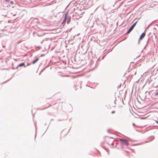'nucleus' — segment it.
<instances>
[{"mask_svg":"<svg viewBox=\"0 0 158 158\" xmlns=\"http://www.w3.org/2000/svg\"><path fill=\"white\" fill-rule=\"evenodd\" d=\"M119 140L123 144H124L127 146H128L129 144L128 141L127 140L120 139Z\"/></svg>","mask_w":158,"mask_h":158,"instance_id":"1","label":"nucleus"},{"mask_svg":"<svg viewBox=\"0 0 158 158\" xmlns=\"http://www.w3.org/2000/svg\"><path fill=\"white\" fill-rule=\"evenodd\" d=\"M137 23V21L134 24H133L131 26L130 28L127 33V34H129L130 32L132 30L133 28H134L135 25H136V23Z\"/></svg>","mask_w":158,"mask_h":158,"instance_id":"2","label":"nucleus"},{"mask_svg":"<svg viewBox=\"0 0 158 158\" xmlns=\"http://www.w3.org/2000/svg\"><path fill=\"white\" fill-rule=\"evenodd\" d=\"M67 16H68V14H66L64 16V18L63 19V20L62 22V24H63L66 21V20H67Z\"/></svg>","mask_w":158,"mask_h":158,"instance_id":"3","label":"nucleus"},{"mask_svg":"<svg viewBox=\"0 0 158 158\" xmlns=\"http://www.w3.org/2000/svg\"><path fill=\"white\" fill-rule=\"evenodd\" d=\"M145 33L144 32L140 36L139 39V40H142L143 39V38L145 36Z\"/></svg>","mask_w":158,"mask_h":158,"instance_id":"4","label":"nucleus"},{"mask_svg":"<svg viewBox=\"0 0 158 158\" xmlns=\"http://www.w3.org/2000/svg\"><path fill=\"white\" fill-rule=\"evenodd\" d=\"M22 66H24V67L25 68L26 67V66L25 65V63H22L21 64H19L18 65V67H21Z\"/></svg>","mask_w":158,"mask_h":158,"instance_id":"5","label":"nucleus"},{"mask_svg":"<svg viewBox=\"0 0 158 158\" xmlns=\"http://www.w3.org/2000/svg\"><path fill=\"white\" fill-rule=\"evenodd\" d=\"M39 60V58H37L35 60H33L32 63L33 64H35L38 60Z\"/></svg>","mask_w":158,"mask_h":158,"instance_id":"6","label":"nucleus"},{"mask_svg":"<svg viewBox=\"0 0 158 158\" xmlns=\"http://www.w3.org/2000/svg\"><path fill=\"white\" fill-rule=\"evenodd\" d=\"M158 95V92H156V93L155 94V95Z\"/></svg>","mask_w":158,"mask_h":158,"instance_id":"7","label":"nucleus"},{"mask_svg":"<svg viewBox=\"0 0 158 158\" xmlns=\"http://www.w3.org/2000/svg\"><path fill=\"white\" fill-rule=\"evenodd\" d=\"M10 3L11 4H13V1H11V2H10Z\"/></svg>","mask_w":158,"mask_h":158,"instance_id":"8","label":"nucleus"},{"mask_svg":"<svg viewBox=\"0 0 158 158\" xmlns=\"http://www.w3.org/2000/svg\"><path fill=\"white\" fill-rule=\"evenodd\" d=\"M115 113V111H113L112 112V113Z\"/></svg>","mask_w":158,"mask_h":158,"instance_id":"9","label":"nucleus"},{"mask_svg":"<svg viewBox=\"0 0 158 158\" xmlns=\"http://www.w3.org/2000/svg\"><path fill=\"white\" fill-rule=\"evenodd\" d=\"M30 65V64H28L27 65Z\"/></svg>","mask_w":158,"mask_h":158,"instance_id":"10","label":"nucleus"},{"mask_svg":"<svg viewBox=\"0 0 158 158\" xmlns=\"http://www.w3.org/2000/svg\"><path fill=\"white\" fill-rule=\"evenodd\" d=\"M30 1H31V0H30Z\"/></svg>","mask_w":158,"mask_h":158,"instance_id":"11","label":"nucleus"}]
</instances>
